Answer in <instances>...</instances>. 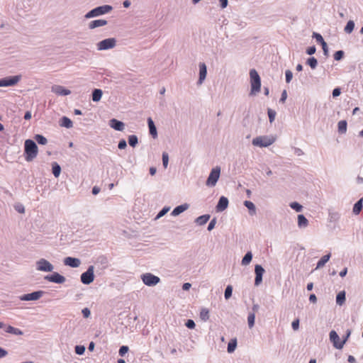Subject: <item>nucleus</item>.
Wrapping results in <instances>:
<instances>
[{
  "instance_id": "nucleus-1",
  "label": "nucleus",
  "mask_w": 363,
  "mask_h": 363,
  "mask_svg": "<svg viewBox=\"0 0 363 363\" xmlns=\"http://www.w3.org/2000/svg\"><path fill=\"white\" fill-rule=\"evenodd\" d=\"M38 147L36 143L30 139H28L24 143V156L27 162L33 161L38 155Z\"/></svg>"
},
{
  "instance_id": "nucleus-2",
  "label": "nucleus",
  "mask_w": 363,
  "mask_h": 363,
  "mask_svg": "<svg viewBox=\"0 0 363 363\" xmlns=\"http://www.w3.org/2000/svg\"><path fill=\"white\" fill-rule=\"evenodd\" d=\"M250 77L251 84L250 94L252 95L259 92L261 88V79L258 72L255 69H250Z\"/></svg>"
},
{
  "instance_id": "nucleus-3",
  "label": "nucleus",
  "mask_w": 363,
  "mask_h": 363,
  "mask_svg": "<svg viewBox=\"0 0 363 363\" xmlns=\"http://www.w3.org/2000/svg\"><path fill=\"white\" fill-rule=\"evenodd\" d=\"M113 10V7L110 5H103L100 6H97L91 11H89L88 13H86L85 18H91L97 17L106 13H109Z\"/></svg>"
},
{
  "instance_id": "nucleus-4",
  "label": "nucleus",
  "mask_w": 363,
  "mask_h": 363,
  "mask_svg": "<svg viewBox=\"0 0 363 363\" xmlns=\"http://www.w3.org/2000/svg\"><path fill=\"white\" fill-rule=\"evenodd\" d=\"M220 175V167L217 166L213 168L207 178L206 185L209 187H213L216 185Z\"/></svg>"
},
{
  "instance_id": "nucleus-5",
  "label": "nucleus",
  "mask_w": 363,
  "mask_h": 363,
  "mask_svg": "<svg viewBox=\"0 0 363 363\" xmlns=\"http://www.w3.org/2000/svg\"><path fill=\"white\" fill-rule=\"evenodd\" d=\"M274 141L275 139L274 138H269L268 136H259L255 138L252 140V143L255 146L266 147L273 144Z\"/></svg>"
},
{
  "instance_id": "nucleus-6",
  "label": "nucleus",
  "mask_w": 363,
  "mask_h": 363,
  "mask_svg": "<svg viewBox=\"0 0 363 363\" xmlns=\"http://www.w3.org/2000/svg\"><path fill=\"white\" fill-rule=\"evenodd\" d=\"M80 279L82 284L88 285L94 280V267L91 265L87 270L81 274Z\"/></svg>"
},
{
  "instance_id": "nucleus-7",
  "label": "nucleus",
  "mask_w": 363,
  "mask_h": 363,
  "mask_svg": "<svg viewBox=\"0 0 363 363\" xmlns=\"http://www.w3.org/2000/svg\"><path fill=\"white\" fill-rule=\"evenodd\" d=\"M21 79V75H14L0 79V87L12 86L18 84Z\"/></svg>"
},
{
  "instance_id": "nucleus-8",
  "label": "nucleus",
  "mask_w": 363,
  "mask_h": 363,
  "mask_svg": "<svg viewBox=\"0 0 363 363\" xmlns=\"http://www.w3.org/2000/svg\"><path fill=\"white\" fill-rule=\"evenodd\" d=\"M143 282L148 286H154L160 281V277L151 273H145L141 275Z\"/></svg>"
},
{
  "instance_id": "nucleus-9",
  "label": "nucleus",
  "mask_w": 363,
  "mask_h": 363,
  "mask_svg": "<svg viewBox=\"0 0 363 363\" xmlns=\"http://www.w3.org/2000/svg\"><path fill=\"white\" fill-rule=\"evenodd\" d=\"M116 45V40L109 38L99 42L96 45L98 50H106L113 48Z\"/></svg>"
},
{
  "instance_id": "nucleus-10",
  "label": "nucleus",
  "mask_w": 363,
  "mask_h": 363,
  "mask_svg": "<svg viewBox=\"0 0 363 363\" xmlns=\"http://www.w3.org/2000/svg\"><path fill=\"white\" fill-rule=\"evenodd\" d=\"M36 269L38 271L50 272L54 269V266L44 258H41L36 262Z\"/></svg>"
},
{
  "instance_id": "nucleus-11",
  "label": "nucleus",
  "mask_w": 363,
  "mask_h": 363,
  "mask_svg": "<svg viewBox=\"0 0 363 363\" xmlns=\"http://www.w3.org/2000/svg\"><path fill=\"white\" fill-rule=\"evenodd\" d=\"M45 292L43 291H36L30 294H26L19 297L21 301H37L40 298Z\"/></svg>"
},
{
  "instance_id": "nucleus-12",
  "label": "nucleus",
  "mask_w": 363,
  "mask_h": 363,
  "mask_svg": "<svg viewBox=\"0 0 363 363\" xmlns=\"http://www.w3.org/2000/svg\"><path fill=\"white\" fill-rule=\"evenodd\" d=\"M45 279L55 284H62L65 282L66 278L58 272H53L51 274L46 275Z\"/></svg>"
},
{
  "instance_id": "nucleus-13",
  "label": "nucleus",
  "mask_w": 363,
  "mask_h": 363,
  "mask_svg": "<svg viewBox=\"0 0 363 363\" xmlns=\"http://www.w3.org/2000/svg\"><path fill=\"white\" fill-rule=\"evenodd\" d=\"M330 340L333 343V346L336 349H342L344 346V344L346 342V339H344L342 341L340 342V337L337 333L335 330H331L329 334Z\"/></svg>"
},
{
  "instance_id": "nucleus-14",
  "label": "nucleus",
  "mask_w": 363,
  "mask_h": 363,
  "mask_svg": "<svg viewBox=\"0 0 363 363\" xmlns=\"http://www.w3.org/2000/svg\"><path fill=\"white\" fill-rule=\"evenodd\" d=\"M264 269L259 264H256L255 267V285L258 286L262 281V277L264 273Z\"/></svg>"
},
{
  "instance_id": "nucleus-15",
  "label": "nucleus",
  "mask_w": 363,
  "mask_h": 363,
  "mask_svg": "<svg viewBox=\"0 0 363 363\" xmlns=\"http://www.w3.org/2000/svg\"><path fill=\"white\" fill-rule=\"evenodd\" d=\"M64 264L72 268L79 267L81 264V260L79 258L67 257L63 260Z\"/></svg>"
},
{
  "instance_id": "nucleus-16",
  "label": "nucleus",
  "mask_w": 363,
  "mask_h": 363,
  "mask_svg": "<svg viewBox=\"0 0 363 363\" xmlns=\"http://www.w3.org/2000/svg\"><path fill=\"white\" fill-rule=\"evenodd\" d=\"M199 67V77L197 82V84H201L205 80L207 75V67L204 62H200Z\"/></svg>"
},
{
  "instance_id": "nucleus-17",
  "label": "nucleus",
  "mask_w": 363,
  "mask_h": 363,
  "mask_svg": "<svg viewBox=\"0 0 363 363\" xmlns=\"http://www.w3.org/2000/svg\"><path fill=\"white\" fill-rule=\"evenodd\" d=\"M52 91L58 96H67L71 94V91L60 85L52 86Z\"/></svg>"
},
{
  "instance_id": "nucleus-18",
  "label": "nucleus",
  "mask_w": 363,
  "mask_h": 363,
  "mask_svg": "<svg viewBox=\"0 0 363 363\" xmlns=\"http://www.w3.org/2000/svg\"><path fill=\"white\" fill-rule=\"evenodd\" d=\"M228 199L227 197L222 196L220 197L218 202L216 206L217 212H222L228 208Z\"/></svg>"
},
{
  "instance_id": "nucleus-19",
  "label": "nucleus",
  "mask_w": 363,
  "mask_h": 363,
  "mask_svg": "<svg viewBox=\"0 0 363 363\" xmlns=\"http://www.w3.org/2000/svg\"><path fill=\"white\" fill-rule=\"evenodd\" d=\"M109 125L111 128L118 131H123L125 128L124 123L116 118H112L109 121Z\"/></svg>"
},
{
  "instance_id": "nucleus-20",
  "label": "nucleus",
  "mask_w": 363,
  "mask_h": 363,
  "mask_svg": "<svg viewBox=\"0 0 363 363\" xmlns=\"http://www.w3.org/2000/svg\"><path fill=\"white\" fill-rule=\"evenodd\" d=\"M189 207V205L188 203H184L179 206H177L174 208V210L172 211L171 215L172 216H177L187 210Z\"/></svg>"
},
{
  "instance_id": "nucleus-21",
  "label": "nucleus",
  "mask_w": 363,
  "mask_h": 363,
  "mask_svg": "<svg viewBox=\"0 0 363 363\" xmlns=\"http://www.w3.org/2000/svg\"><path fill=\"white\" fill-rule=\"evenodd\" d=\"M107 23H108V22L106 20H104V19L94 20V21H91L89 23V28L94 29L98 27L104 26L107 25Z\"/></svg>"
},
{
  "instance_id": "nucleus-22",
  "label": "nucleus",
  "mask_w": 363,
  "mask_h": 363,
  "mask_svg": "<svg viewBox=\"0 0 363 363\" xmlns=\"http://www.w3.org/2000/svg\"><path fill=\"white\" fill-rule=\"evenodd\" d=\"M147 125L149 127L150 134L153 138H156L157 137V128L152 119L150 117L147 118Z\"/></svg>"
},
{
  "instance_id": "nucleus-23",
  "label": "nucleus",
  "mask_w": 363,
  "mask_h": 363,
  "mask_svg": "<svg viewBox=\"0 0 363 363\" xmlns=\"http://www.w3.org/2000/svg\"><path fill=\"white\" fill-rule=\"evenodd\" d=\"M308 225V220L303 214L298 215V226L300 228H305Z\"/></svg>"
},
{
  "instance_id": "nucleus-24",
  "label": "nucleus",
  "mask_w": 363,
  "mask_h": 363,
  "mask_svg": "<svg viewBox=\"0 0 363 363\" xmlns=\"http://www.w3.org/2000/svg\"><path fill=\"white\" fill-rule=\"evenodd\" d=\"M5 332L16 335H22L23 334V332L21 330L11 325H7L5 328Z\"/></svg>"
},
{
  "instance_id": "nucleus-25",
  "label": "nucleus",
  "mask_w": 363,
  "mask_h": 363,
  "mask_svg": "<svg viewBox=\"0 0 363 363\" xmlns=\"http://www.w3.org/2000/svg\"><path fill=\"white\" fill-rule=\"evenodd\" d=\"M103 95V91L100 89H94L92 91L91 97L92 101L94 102H98L101 100Z\"/></svg>"
},
{
  "instance_id": "nucleus-26",
  "label": "nucleus",
  "mask_w": 363,
  "mask_h": 363,
  "mask_svg": "<svg viewBox=\"0 0 363 363\" xmlns=\"http://www.w3.org/2000/svg\"><path fill=\"white\" fill-rule=\"evenodd\" d=\"M210 217L211 216L209 214L200 216L196 218L195 223L199 225H203L208 222V220L210 219Z\"/></svg>"
},
{
  "instance_id": "nucleus-27",
  "label": "nucleus",
  "mask_w": 363,
  "mask_h": 363,
  "mask_svg": "<svg viewBox=\"0 0 363 363\" xmlns=\"http://www.w3.org/2000/svg\"><path fill=\"white\" fill-rule=\"evenodd\" d=\"M362 208H363V199H361L354 203V205L353 206V209H352L353 213L355 215H358L362 211Z\"/></svg>"
},
{
  "instance_id": "nucleus-28",
  "label": "nucleus",
  "mask_w": 363,
  "mask_h": 363,
  "mask_svg": "<svg viewBox=\"0 0 363 363\" xmlns=\"http://www.w3.org/2000/svg\"><path fill=\"white\" fill-rule=\"evenodd\" d=\"M60 125L62 126V127H65L66 128H72L73 126V123L72 121L69 118H67V116H63L61 119H60Z\"/></svg>"
},
{
  "instance_id": "nucleus-29",
  "label": "nucleus",
  "mask_w": 363,
  "mask_h": 363,
  "mask_svg": "<svg viewBox=\"0 0 363 363\" xmlns=\"http://www.w3.org/2000/svg\"><path fill=\"white\" fill-rule=\"evenodd\" d=\"M330 257H331L330 253H328V254L323 256L320 259V260L318 262L315 269H319V268L323 267L326 264V262H328Z\"/></svg>"
},
{
  "instance_id": "nucleus-30",
  "label": "nucleus",
  "mask_w": 363,
  "mask_h": 363,
  "mask_svg": "<svg viewBox=\"0 0 363 363\" xmlns=\"http://www.w3.org/2000/svg\"><path fill=\"white\" fill-rule=\"evenodd\" d=\"M347 123L345 120L338 122L337 128L340 134H345L347 132Z\"/></svg>"
},
{
  "instance_id": "nucleus-31",
  "label": "nucleus",
  "mask_w": 363,
  "mask_h": 363,
  "mask_svg": "<svg viewBox=\"0 0 363 363\" xmlns=\"http://www.w3.org/2000/svg\"><path fill=\"white\" fill-rule=\"evenodd\" d=\"M52 172L56 178L59 177L61 173V167L56 162L52 163Z\"/></svg>"
},
{
  "instance_id": "nucleus-32",
  "label": "nucleus",
  "mask_w": 363,
  "mask_h": 363,
  "mask_svg": "<svg viewBox=\"0 0 363 363\" xmlns=\"http://www.w3.org/2000/svg\"><path fill=\"white\" fill-rule=\"evenodd\" d=\"M244 206L249 209L250 214L253 216L256 213L255 205L250 201H245Z\"/></svg>"
},
{
  "instance_id": "nucleus-33",
  "label": "nucleus",
  "mask_w": 363,
  "mask_h": 363,
  "mask_svg": "<svg viewBox=\"0 0 363 363\" xmlns=\"http://www.w3.org/2000/svg\"><path fill=\"white\" fill-rule=\"evenodd\" d=\"M252 259V252H247L245 256L243 257L241 264L244 266L249 264Z\"/></svg>"
},
{
  "instance_id": "nucleus-34",
  "label": "nucleus",
  "mask_w": 363,
  "mask_h": 363,
  "mask_svg": "<svg viewBox=\"0 0 363 363\" xmlns=\"http://www.w3.org/2000/svg\"><path fill=\"white\" fill-rule=\"evenodd\" d=\"M345 292L344 291L339 292L336 296V303L342 306L345 301Z\"/></svg>"
},
{
  "instance_id": "nucleus-35",
  "label": "nucleus",
  "mask_w": 363,
  "mask_h": 363,
  "mask_svg": "<svg viewBox=\"0 0 363 363\" xmlns=\"http://www.w3.org/2000/svg\"><path fill=\"white\" fill-rule=\"evenodd\" d=\"M237 347V339L233 338L230 340L228 344L227 351L228 353H232L235 351Z\"/></svg>"
},
{
  "instance_id": "nucleus-36",
  "label": "nucleus",
  "mask_w": 363,
  "mask_h": 363,
  "mask_svg": "<svg viewBox=\"0 0 363 363\" xmlns=\"http://www.w3.org/2000/svg\"><path fill=\"white\" fill-rule=\"evenodd\" d=\"M35 140L39 144V145H46L48 143V140L45 137H44L43 135L37 134L34 137Z\"/></svg>"
},
{
  "instance_id": "nucleus-37",
  "label": "nucleus",
  "mask_w": 363,
  "mask_h": 363,
  "mask_svg": "<svg viewBox=\"0 0 363 363\" xmlns=\"http://www.w3.org/2000/svg\"><path fill=\"white\" fill-rule=\"evenodd\" d=\"M354 28V21H353L350 20V21L347 23V24H346V26H345V28H344V31H345L346 33L350 34V33H351L353 31Z\"/></svg>"
},
{
  "instance_id": "nucleus-38",
  "label": "nucleus",
  "mask_w": 363,
  "mask_h": 363,
  "mask_svg": "<svg viewBox=\"0 0 363 363\" xmlns=\"http://www.w3.org/2000/svg\"><path fill=\"white\" fill-rule=\"evenodd\" d=\"M200 318L203 321H206L209 319L208 309H207L206 308H201V310L200 311Z\"/></svg>"
},
{
  "instance_id": "nucleus-39",
  "label": "nucleus",
  "mask_w": 363,
  "mask_h": 363,
  "mask_svg": "<svg viewBox=\"0 0 363 363\" xmlns=\"http://www.w3.org/2000/svg\"><path fill=\"white\" fill-rule=\"evenodd\" d=\"M138 143V138L135 135L128 136V144L130 146L135 147Z\"/></svg>"
},
{
  "instance_id": "nucleus-40",
  "label": "nucleus",
  "mask_w": 363,
  "mask_h": 363,
  "mask_svg": "<svg viewBox=\"0 0 363 363\" xmlns=\"http://www.w3.org/2000/svg\"><path fill=\"white\" fill-rule=\"evenodd\" d=\"M306 64L310 66L311 69H315L318 65V60L315 57H311L307 60Z\"/></svg>"
},
{
  "instance_id": "nucleus-41",
  "label": "nucleus",
  "mask_w": 363,
  "mask_h": 363,
  "mask_svg": "<svg viewBox=\"0 0 363 363\" xmlns=\"http://www.w3.org/2000/svg\"><path fill=\"white\" fill-rule=\"evenodd\" d=\"M255 315L254 312L250 313L247 316V323L250 328H252L255 325Z\"/></svg>"
},
{
  "instance_id": "nucleus-42",
  "label": "nucleus",
  "mask_w": 363,
  "mask_h": 363,
  "mask_svg": "<svg viewBox=\"0 0 363 363\" xmlns=\"http://www.w3.org/2000/svg\"><path fill=\"white\" fill-rule=\"evenodd\" d=\"M267 114H268L269 122L272 123L275 120L277 113L274 110H273L272 108H268Z\"/></svg>"
},
{
  "instance_id": "nucleus-43",
  "label": "nucleus",
  "mask_w": 363,
  "mask_h": 363,
  "mask_svg": "<svg viewBox=\"0 0 363 363\" xmlns=\"http://www.w3.org/2000/svg\"><path fill=\"white\" fill-rule=\"evenodd\" d=\"M233 293V286L231 285L227 286L225 289L224 296L225 299H228L231 297Z\"/></svg>"
},
{
  "instance_id": "nucleus-44",
  "label": "nucleus",
  "mask_w": 363,
  "mask_h": 363,
  "mask_svg": "<svg viewBox=\"0 0 363 363\" xmlns=\"http://www.w3.org/2000/svg\"><path fill=\"white\" fill-rule=\"evenodd\" d=\"M98 262L103 265L104 268L108 267V261L106 257L102 255L98 257Z\"/></svg>"
},
{
  "instance_id": "nucleus-45",
  "label": "nucleus",
  "mask_w": 363,
  "mask_h": 363,
  "mask_svg": "<svg viewBox=\"0 0 363 363\" xmlns=\"http://www.w3.org/2000/svg\"><path fill=\"white\" fill-rule=\"evenodd\" d=\"M340 218L338 213H330L328 220L330 222H337Z\"/></svg>"
},
{
  "instance_id": "nucleus-46",
  "label": "nucleus",
  "mask_w": 363,
  "mask_h": 363,
  "mask_svg": "<svg viewBox=\"0 0 363 363\" xmlns=\"http://www.w3.org/2000/svg\"><path fill=\"white\" fill-rule=\"evenodd\" d=\"M344 55H345V52L343 50H338L334 53L333 57H334L335 60L340 61L343 58Z\"/></svg>"
},
{
  "instance_id": "nucleus-47",
  "label": "nucleus",
  "mask_w": 363,
  "mask_h": 363,
  "mask_svg": "<svg viewBox=\"0 0 363 363\" xmlns=\"http://www.w3.org/2000/svg\"><path fill=\"white\" fill-rule=\"evenodd\" d=\"M290 207L295 210L296 212H301L303 206L297 202H292L290 203Z\"/></svg>"
},
{
  "instance_id": "nucleus-48",
  "label": "nucleus",
  "mask_w": 363,
  "mask_h": 363,
  "mask_svg": "<svg viewBox=\"0 0 363 363\" xmlns=\"http://www.w3.org/2000/svg\"><path fill=\"white\" fill-rule=\"evenodd\" d=\"M169 162V155L168 153L166 152H164L162 153V164L164 169H166L168 166Z\"/></svg>"
},
{
  "instance_id": "nucleus-49",
  "label": "nucleus",
  "mask_w": 363,
  "mask_h": 363,
  "mask_svg": "<svg viewBox=\"0 0 363 363\" xmlns=\"http://www.w3.org/2000/svg\"><path fill=\"white\" fill-rule=\"evenodd\" d=\"M170 209L169 206H164L157 215L155 219H158L162 216H164Z\"/></svg>"
},
{
  "instance_id": "nucleus-50",
  "label": "nucleus",
  "mask_w": 363,
  "mask_h": 363,
  "mask_svg": "<svg viewBox=\"0 0 363 363\" xmlns=\"http://www.w3.org/2000/svg\"><path fill=\"white\" fill-rule=\"evenodd\" d=\"M85 352V347L83 345L75 346V352L77 354L82 355Z\"/></svg>"
},
{
  "instance_id": "nucleus-51",
  "label": "nucleus",
  "mask_w": 363,
  "mask_h": 363,
  "mask_svg": "<svg viewBox=\"0 0 363 363\" xmlns=\"http://www.w3.org/2000/svg\"><path fill=\"white\" fill-rule=\"evenodd\" d=\"M286 82L289 83L293 78V73L290 69H287L285 72Z\"/></svg>"
},
{
  "instance_id": "nucleus-52",
  "label": "nucleus",
  "mask_w": 363,
  "mask_h": 363,
  "mask_svg": "<svg viewBox=\"0 0 363 363\" xmlns=\"http://www.w3.org/2000/svg\"><path fill=\"white\" fill-rule=\"evenodd\" d=\"M128 350H129V348L128 346H126V345L121 346L118 351L119 355L121 357L124 356L128 352Z\"/></svg>"
},
{
  "instance_id": "nucleus-53",
  "label": "nucleus",
  "mask_w": 363,
  "mask_h": 363,
  "mask_svg": "<svg viewBox=\"0 0 363 363\" xmlns=\"http://www.w3.org/2000/svg\"><path fill=\"white\" fill-rule=\"evenodd\" d=\"M216 222H217V220L216 218H213L211 221L210 223H208V228H207V230L208 231H211L214 228H215V225L216 224Z\"/></svg>"
},
{
  "instance_id": "nucleus-54",
  "label": "nucleus",
  "mask_w": 363,
  "mask_h": 363,
  "mask_svg": "<svg viewBox=\"0 0 363 363\" xmlns=\"http://www.w3.org/2000/svg\"><path fill=\"white\" fill-rule=\"evenodd\" d=\"M185 325L189 329H194L196 326V324L193 320L189 319L186 322Z\"/></svg>"
},
{
  "instance_id": "nucleus-55",
  "label": "nucleus",
  "mask_w": 363,
  "mask_h": 363,
  "mask_svg": "<svg viewBox=\"0 0 363 363\" xmlns=\"http://www.w3.org/2000/svg\"><path fill=\"white\" fill-rule=\"evenodd\" d=\"M313 37L316 39V40L320 43V44L323 42H325L323 38L320 33H313Z\"/></svg>"
},
{
  "instance_id": "nucleus-56",
  "label": "nucleus",
  "mask_w": 363,
  "mask_h": 363,
  "mask_svg": "<svg viewBox=\"0 0 363 363\" xmlns=\"http://www.w3.org/2000/svg\"><path fill=\"white\" fill-rule=\"evenodd\" d=\"M333 97L335 98L339 96L341 94V89L340 87H336L333 90Z\"/></svg>"
},
{
  "instance_id": "nucleus-57",
  "label": "nucleus",
  "mask_w": 363,
  "mask_h": 363,
  "mask_svg": "<svg viewBox=\"0 0 363 363\" xmlns=\"http://www.w3.org/2000/svg\"><path fill=\"white\" fill-rule=\"evenodd\" d=\"M127 147V143L124 139L119 141L118 147L121 150L125 149Z\"/></svg>"
},
{
  "instance_id": "nucleus-58",
  "label": "nucleus",
  "mask_w": 363,
  "mask_h": 363,
  "mask_svg": "<svg viewBox=\"0 0 363 363\" xmlns=\"http://www.w3.org/2000/svg\"><path fill=\"white\" fill-rule=\"evenodd\" d=\"M316 51V48L315 45L308 47L306 50V53L309 55H313Z\"/></svg>"
},
{
  "instance_id": "nucleus-59",
  "label": "nucleus",
  "mask_w": 363,
  "mask_h": 363,
  "mask_svg": "<svg viewBox=\"0 0 363 363\" xmlns=\"http://www.w3.org/2000/svg\"><path fill=\"white\" fill-rule=\"evenodd\" d=\"M82 313L84 318H89L91 315V311L88 308H84L82 309Z\"/></svg>"
},
{
  "instance_id": "nucleus-60",
  "label": "nucleus",
  "mask_w": 363,
  "mask_h": 363,
  "mask_svg": "<svg viewBox=\"0 0 363 363\" xmlns=\"http://www.w3.org/2000/svg\"><path fill=\"white\" fill-rule=\"evenodd\" d=\"M291 327L294 330H296L299 328V320H294L291 323Z\"/></svg>"
},
{
  "instance_id": "nucleus-61",
  "label": "nucleus",
  "mask_w": 363,
  "mask_h": 363,
  "mask_svg": "<svg viewBox=\"0 0 363 363\" xmlns=\"http://www.w3.org/2000/svg\"><path fill=\"white\" fill-rule=\"evenodd\" d=\"M287 98V93H286V90H284L281 93V98L279 99V101L281 103H284L286 99Z\"/></svg>"
},
{
  "instance_id": "nucleus-62",
  "label": "nucleus",
  "mask_w": 363,
  "mask_h": 363,
  "mask_svg": "<svg viewBox=\"0 0 363 363\" xmlns=\"http://www.w3.org/2000/svg\"><path fill=\"white\" fill-rule=\"evenodd\" d=\"M219 3L221 9H225L228 6V0H219Z\"/></svg>"
},
{
  "instance_id": "nucleus-63",
  "label": "nucleus",
  "mask_w": 363,
  "mask_h": 363,
  "mask_svg": "<svg viewBox=\"0 0 363 363\" xmlns=\"http://www.w3.org/2000/svg\"><path fill=\"white\" fill-rule=\"evenodd\" d=\"M294 153L297 155V156H301L304 154L303 151L298 148V147H294Z\"/></svg>"
},
{
  "instance_id": "nucleus-64",
  "label": "nucleus",
  "mask_w": 363,
  "mask_h": 363,
  "mask_svg": "<svg viewBox=\"0 0 363 363\" xmlns=\"http://www.w3.org/2000/svg\"><path fill=\"white\" fill-rule=\"evenodd\" d=\"M7 354L8 352L5 349L0 347V358L6 357Z\"/></svg>"
}]
</instances>
